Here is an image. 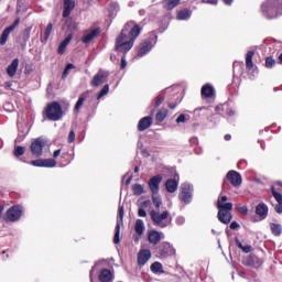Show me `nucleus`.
<instances>
[{"instance_id":"obj_60","label":"nucleus","mask_w":282,"mask_h":282,"mask_svg":"<svg viewBox=\"0 0 282 282\" xmlns=\"http://www.w3.org/2000/svg\"><path fill=\"white\" fill-rule=\"evenodd\" d=\"M69 159H66L65 161H61V164L63 165V166H67V164H69Z\"/></svg>"},{"instance_id":"obj_2","label":"nucleus","mask_w":282,"mask_h":282,"mask_svg":"<svg viewBox=\"0 0 282 282\" xmlns=\"http://www.w3.org/2000/svg\"><path fill=\"white\" fill-rule=\"evenodd\" d=\"M228 202V196H220L217 200V208H218V221L220 224L228 225L230 221H232V203H226Z\"/></svg>"},{"instance_id":"obj_4","label":"nucleus","mask_w":282,"mask_h":282,"mask_svg":"<svg viewBox=\"0 0 282 282\" xmlns=\"http://www.w3.org/2000/svg\"><path fill=\"white\" fill-rule=\"evenodd\" d=\"M44 116L52 122H58V120L64 116L63 106H61V102L58 101L47 104L44 109Z\"/></svg>"},{"instance_id":"obj_25","label":"nucleus","mask_w":282,"mask_h":282,"mask_svg":"<svg viewBox=\"0 0 282 282\" xmlns=\"http://www.w3.org/2000/svg\"><path fill=\"white\" fill-rule=\"evenodd\" d=\"M200 94L203 98H213L215 96V88L210 84H206L202 87Z\"/></svg>"},{"instance_id":"obj_24","label":"nucleus","mask_w":282,"mask_h":282,"mask_svg":"<svg viewBox=\"0 0 282 282\" xmlns=\"http://www.w3.org/2000/svg\"><path fill=\"white\" fill-rule=\"evenodd\" d=\"M72 39H74V35L68 34L64 41L61 42L58 48H57V54H59L61 56H63V54H65V50H67V46L69 45V43H72Z\"/></svg>"},{"instance_id":"obj_13","label":"nucleus","mask_w":282,"mask_h":282,"mask_svg":"<svg viewBox=\"0 0 282 282\" xmlns=\"http://www.w3.org/2000/svg\"><path fill=\"white\" fill-rule=\"evenodd\" d=\"M151 259V250L149 249H141L137 254V263L139 268H142L149 263Z\"/></svg>"},{"instance_id":"obj_30","label":"nucleus","mask_w":282,"mask_h":282,"mask_svg":"<svg viewBox=\"0 0 282 282\" xmlns=\"http://www.w3.org/2000/svg\"><path fill=\"white\" fill-rule=\"evenodd\" d=\"M150 270L153 272V274H164V267L159 261L152 263L150 265Z\"/></svg>"},{"instance_id":"obj_6","label":"nucleus","mask_w":282,"mask_h":282,"mask_svg":"<svg viewBox=\"0 0 282 282\" xmlns=\"http://www.w3.org/2000/svg\"><path fill=\"white\" fill-rule=\"evenodd\" d=\"M150 217L155 226L159 228H166L171 224V214L169 210L160 212L152 210Z\"/></svg>"},{"instance_id":"obj_19","label":"nucleus","mask_w":282,"mask_h":282,"mask_svg":"<svg viewBox=\"0 0 282 282\" xmlns=\"http://www.w3.org/2000/svg\"><path fill=\"white\" fill-rule=\"evenodd\" d=\"M98 279L100 282H113V273L109 269H101Z\"/></svg>"},{"instance_id":"obj_41","label":"nucleus","mask_w":282,"mask_h":282,"mask_svg":"<svg viewBox=\"0 0 282 282\" xmlns=\"http://www.w3.org/2000/svg\"><path fill=\"white\" fill-rule=\"evenodd\" d=\"M274 65H276V59H274L272 56L265 57V67L268 69H272V67H274Z\"/></svg>"},{"instance_id":"obj_26","label":"nucleus","mask_w":282,"mask_h":282,"mask_svg":"<svg viewBox=\"0 0 282 282\" xmlns=\"http://www.w3.org/2000/svg\"><path fill=\"white\" fill-rule=\"evenodd\" d=\"M193 11H191V9H183L176 12L177 21H188V19H191Z\"/></svg>"},{"instance_id":"obj_35","label":"nucleus","mask_w":282,"mask_h":282,"mask_svg":"<svg viewBox=\"0 0 282 282\" xmlns=\"http://www.w3.org/2000/svg\"><path fill=\"white\" fill-rule=\"evenodd\" d=\"M12 31L8 28H6L3 31H2V34L0 35V45H6V43H8V39L10 37V33Z\"/></svg>"},{"instance_id":"obj_40","label":"nucleus","mask_w":282,"mask_h":282,"mask_svg":"<svg viewBox=\"0 0 282 282\" xmlns=\"http://www.w3.org/2000/svg\"><path fill=\"white\" fill-rule=\"evenodd\" d=\"M118 217L119 219L117 220V224L119 223L120 226H122L124 219V206L122 205H119L118 207Z\"/></svg>"},{"instance_id":"obj_8","label":"nucleus","mask_w":282,"mask_h":282,"mask_svg":"<svg viewBox=\"0 0 282 282\" xmlns=\"http://www.w3.org/2000/svg\"><path fill=\"white\" fill-rule=\"evenodd\" d=\"M21 215H23V209L21 206L14 205L7 210L4 220L12 223L19 221L21 219Z\"/></svg>"},{"instance_id":"obj_62","label":"nucleus","mask_w":282,"mask_h":282,"mask_svg":"<svg viewBox=\"0 0 282 282\" xmlns=\"http://www.w3.org/2000/svg\"><path fill=\"white\" fill-rule=\"evenodd\" d=\"M225 140L228 142V141H230V140H232V135H230V134H225Z\"/></svg>"},{"instance_id":"obj_53","label":"nucleus","mask_w":282,"mask_h":282,"mask_svg":"<svg viewBox=\"0 0 282 282\" xmlns=\"http://www.w3.org/2000/svg\"><path fill=\"white\" fill-rule=\"evenodd\" d=\"M176 122L177 124H180L181 122H186V115L182 113L176 118Z\"/></svg>"},{"instance_id":"obj_3","label":"nucleus","mask_w":282,"mask_h":282,"mask_svg":"<svg viewBox=\"0 0 282 282\" xmlns=\"http://www.w3.org/2000/svg\"><path fill=\"white\" fill-rule=\"evenodd\" d=\"M265 19H279L282 14V0H265L261 6Z\"/></svg>"},{"instance_id":"obj_32","label":"nucleus","mask_w":282,"mask_h":282,"mask_svg":"<svg viewBox=\"0 0 282 282\" xmlns=\"http://www.w3.org/2000/svg\"><path fill=\"white\" fill-rule=\"evenodd\" d=\"M235 243H236L237 248L242 250V252H245L246 254H248L252 251V246H250V245L243 246V243H241V240H239L237 237L235 238Z\"/></svg>"},{"instance_id":"obj_39","label":"nucleus","mask_w":282,"mask_h":282,"mask_svg":"<svg viewBox=\"0 0 282 282\" xmlns=\"http://www.w3.org/2000/svg\"><path fill=\"white\" fill-rule=\"evenodd\" d=\"M120 223H117L115 228L113 243H120Z\"/></svg>"},{"instance_id":"obj_48","label":"nucleus","mask_w":282,"mask_h":282,"mask_svg":"<svg viewBox=\"0 0 282 282\" xmlns=\"http://www.w3.org/2000/svg\"><path fill=\"white\" fill-rule=\"evenodd\" d=\"M65 24L67 25V28L69 30H76V28H78V25L76 24V22H74L72 19H67Z\"/></svg>"},{"instance_id":"obj_12","label":"nucleus","mask_w":282,"mask_h":282,"mask_svg":"<svg viewBox=\"0 0 282 282\" xmlns=\"http://www.w3.org/2000/svg\"><path fill=\"white\" fill-rule=\"evenodd\" d=\"M44 147L45 141H43L41 138L35 139L30 147L32 155H34V158H41V155H43Z\"/></svg>"},{"instance_id":"obj_44","label":"nucleus","mask_w":282,"mask_h":282,"mask_svg":"<svg viewBox=\"0 0 282 282\" xmlns=\"http://www.w3.org/2000/svg\"><path fill=\"white\" fill-rule=\"evenodd\" d=\"M109 94V84H106L101 90L99 91L97 99L100 100V98L107 96Z\"/></svg>"},{"instance_id":"obj_43","label":"nucleus","mask_w":282,"mask_h":282,"mask_svg":"<svg viewBox=\"0 0 282 282\" xmlns=\"http://www.w3.org/2000/svg\"><path fill=\"white\" fill-rule=\"evenodd\" d=\"M13 154L15 158H21V155L25 154V148L18 145L14 148Z\"/></svg>"},{"instance_id":"obj_22","label":"nucleus","mask_w":282,"mask_h":282,"mask_svg":"<svg viewBox=\"0 0 282 282\" xmlns=\"http://www.w3.org/2000/svg\"><path fill=\"white\" fill-rule=\"evenodd\" d=\"M19 69V58H14L11 64L7 67V74L10 78L17 76V70Z\"/></svg>"},{"instance_id":"obj_55","label":"nucleus","mask_w":282,"mask_h":282,"mask_svg":"<svg viewBox=\"0 0 282 282\" xmlns=\"http://www.w3.org/2000/svg\"><path fill=\"white\" fill-rule=\"evenodd\" d=\"M275 213H278L279 215H281L282 213V204L278 203L274 207Z\"/></svg>"},{"instance_id":"obj_45","label":"nucleus","mask_w":282,"mask_h":282,"mask_svg":"<svg viewBox=\"0 0 282 282\" xmlns=\"http://www.w3.org/2000/svg\"><path fill=\"white\" fill-rule=\"evenodd\" d=\"M54 25L52 24V22H50L46 25V29L44 31V41H47L50 39V34H52V30H53Z\"/></svg>"},{"instance_id":"obj_56","label":"nucleus","mask_w":282,"mask_h":282,"mask_svg":"<svg viewBox=\"0 0 282 282\" xmlns=\"http://www.w3.org/2000/svg\"><path fill=\"white\" fill-rule=\"evenodd\" d=\"M138 215H139V217H147V210H144V208H139Z\"/></svg>"},{"instance_id":"obj_38","label":"nucleus","mask_w":282,"mask_h":282,"mask_svg":"<svg viewBox=\"0 0 282 282\" xmlns=\"http://www.w3.org/2000/svg\"><path fill=\"white\" fill-rule=\"evenodd\" d=\"M132 193L133 195H142L144 193V186H142L141 184H133L132 185Z\"/></svg>"},{"instance_id":"obj_18","label":"nucleus","mask_w":282,"mask_h":282,"mask_svg":"<svg viewBox=\"0 0 282 282\" xmlns=\"http://www.w3.org/2000/svg\"><path fill=\"white\" fill-rule=\"evenodd\" d=\"M153 124V117H143L138 122V131H147Z\"/></svg>"},{"instance_id":"obj_52","label":"nucleus","mask_w":282,"mask_h":282,"mask_svg":"<svg viewBox=\"0 0 282 282\" xmlns=\"http://www.w3.org/2000/svg\"><path fill=\"white\" fill-rule=\"evenodd\" d=\"M74 140H76V132H74V130H70L68 133V143L72 144Z\"/></svg>"},{"instance_id":"obj_37","label":"nucleus","mask_w":282,"mask_h":282,"mask_svg":"<svg viewBox=\"0 0 282 282\" xmlns=\"http://www.w3.org/2000/svg\"><path fill=\"white\" fill-rule=\"evenodd\" d=\"M56 166L55 159H43V167L44 169H54Z\"/></svg>"},{"instance_id":"obj_57","label":"nucleus","mask_w":282,"mask_h":282,"mask_svg":"<svg viewBox=\"0 0 282 282\" xmlns=\"http://www.w3.org/2000/svg\"><path fill=\"white\" fill-rule=\"evenodd\" d=\"M203 3H209L210 6H217V0H203Z\"/></svg>"},{"instance_id":"obj_7","label":"nucleus","mask_w":282,"mask_h":282,"mask_svg":"<svg viewBox=\"0 0 282 282\" xmlns=\"http://www.w3.org/2000/svg\"><path fill=\"white\" fill-rule=\"evenodd\" d=\"M156 257L159 259H166L167 257H173V254H175V249L169 242H162L156 247Z\"/></svg>"},{"instance_id":"obj_34","label":"nucleus","mask_w":282,"mask_h":282,"mask_svg":"<svg viewBox=\"0 0 282 282\" xmlns=\"http://www.w3.org/2000/svg\"><path fill=\"white\" fill-rule=\"evenodd\" d=\"M270 229H271L272 235H274V237H281L282 227L280 224L271 223Z\"/></svg>"},{"instance_id":"obj_16","label":"nucleus","mask_w":282,"mask_h":282,"mask_svg":"<svg viewBox=\"0 0 282 282\" xmlns=\"http://www.w3.org/2000/svg\"><path fill=\"white\" fill-rule=\"evenodd\" d=\"M148 241L152 246H158L162 241V234L160 231L152 229L148 232Z\"/></svg>"},{"instance_id":"obj_47","label":"nucleus","mask_w":282,"mask_h":282,"mask_svg":"<svg viewBox=\"0 0 282 282\" xmlns=\"http://www.w3.org/2000/svg\"><path fill=\"white\" fill-rule=\"evenodd\" d=\"M152 204L155 206V208H160L162 206V199L160 196H155V194H152Z\"/></svg>"},{"instance_id":"obj_15","label":"nucleus","mask_w":282,"mask_h":282,"mask_svg":"<svg viewBox=\"0 0 282 282\" xmlns=\"http://www.w3.org/2000/svg\"><path fill=\"white\" fill-rule=\"evenodd\" d=\"M104 83H107V74L105 72H99L93 77L90 85L91 87H100Z\"/></svg>"},{"instance_id":"obj_42","label":"nucleus","mask_w":282,"mask_h":282,"mask_svg":"<svg viewBox=\"0 0 282 282\" xmlns=\"http://www.w3.org/2000/svg\"><path fill=\"white\" fill-rule=\"evenodd\" d=\"M69 69H76V66H75L74 64H72V63H69V64L66 65L64 72H63V74H62L63 80H65V79L67 78V76H68V74H69Z\"/></svg>"},{"instance_id":"obj_1","label":"nucleus","mask_w":282,"mask_h":282,"mask_svg":"<svg viewBox=\"0 0 282 282\" xmlns=\"http://www.w3.org/2000/svg\"><path fill=\"white\" fill-rule=\"evenodd\" d=\"M142 32V26L135 23V21H129L124 24L119 36L115 42V52H121L123 56L121 57L120 69L127 68V53L133 47L135 39L140 36Z\"/></svg>"},{"instance_id":"obj_29","label":"nucleus","mask_w":282,"mask_h":282,"mask_svg":"<svg viewBox=\"0 0 282 282\" xmlns=\"http://www.w3.org/2000/svg\"><path fill=\"white\" fill-rule=\"evenodd\" d=\"M182 0H163L164 10H174L181 3Z\"/></svg>"},{"instance_id":"obj_58","label":"nucleus","mask_w":282,"mask_h":282,"mask_svg":"<svg viewBox=\"0 0 282 282\" xmlns=\"http://www.w3.org/2000/svg\"><path fill=\"white\" fill-rule=\"evenodd\" d=\"M178 105H180V102L175 101V102L169 104L167 107L170 109H175Z\"/></svg>"},{"instance_id":"obj_50","label":"nucleus","mask_w":282,"mask_h":282,"mask_svg":"<svg viewBox=\"0 0 282 282\" xmlns=\"http://www.w3.org/2000/svg\"><path fill=\"white\" fill-rule=\"evenodd\" d=\"M19 23H21V19H20V18L15 19L14 22H13V24H11L10 26H7V28H8L11 32H14V29H15L17 26H19Z\"/></svg>"},{"instance_id":"obj_51","label":"nucleus","mask_w":282,"mask_h":282,"mask_svg":"<svg viewBox=\"0 0 282 282\" xmlns=\"http://www.w3.org/2000/svg\"><path fill=\"white\" fill-rule=\"evenodd\" d=\"M31 164L32 166L43 167V159L33 160L31 161Z\"/></svg>"},{"instance_id":"obj_10","label":"nucleus","mask_w":282,"mask_h":282,"mask_svg":"<svg viewBox=\"0 0 282 282\" xmlns=\"http://www.w3.org/2000/svg\"><path fill=\"white\" fill-rule=\"evenodd\" d=\"M227 182L231 184L235 188L241 186L243 178L241 177V174L235 170H230L226 175Z\"/></svg>"},{"instance_id":"obj_36","label":"nucleus","mask_w":282,"mask_h":282,"mask_svg":"<svg viewBox=\"0 0 282 282\" xmlns=\"http://www.w3.org/2000/svg\"><path fill=\"white\" fill-rule=\"evenodd\" d=\"M32 33V26H28L22 31L21 39L24 41V43H28L30 41V34Z\"/></svg>"},{"instance_id":"obj_31","label":"nucleus","mask_w":282,"mask_h":282,"mask_svg":"<svg viewBox=\"0 0 282 282\" xmlns=\"http://www.w3.org/2000/svg\"><path fill=\"white\" fill-rule=\"evenodd\" d=\"M169 116V109L166 108H161L156 115H155V120L156 122H164L166 120V117Z\"/></svg>"},{"instance_id":"obj_5","label":"nucleus","mask_w":282,"mask_h":282,"mask_svg":"<svg viewBox=\"0 0 282 282\" xmlns=\"http://www.w3.org/2000/svg\"><path fill=\"white\" fill-rule=\"evenodd\" d=\"M158 43V34L155 32L149 33V37L145 39L138 47L137 56L142 58V56H147L150 50H153V45Z\"/></svg>"},{"instance_id":"obj_11","label":"nucleus","mask_w":282,"mask_h":282,"mask_svg":"<svg viewBox=\"0 0 282 282\" xmlns=\"http://www.w3.org/2000/svg\"><path fill=\"white\" fill-rule=\"evenodd\" d=\"M178 199L181 202H184V204H191V200L193 199V188L191 187V185L181 186Z\"/></svg>"},{"instance_id":"obj_17","label":"nucleus","mask_w":282,"mask_h":282,"mask_svg":"<svg viewBox=\"0 0 282 282\" xmlns=\"http://www.w3.org/2000/svg\"><path fill=\"white\" fill-rule=\"evenodd\" d=\"M76 8V2L74 0H64V10L62 13L63 19H68L72 11Z\"/></svg>"},{"instance_id":"obj_27","label":"nucleus","mask_w":282,"mask_h":282,"mask_svg":"<svg viewBox=\"0 0 282 282\" xmlns=\"http://www.w3.org/2000/svg\"><path fill=\"white\" fill-rule=\"evenodd\" d=\"M252 58H254V51H249L246 54V69H247V72H252V68L254 67V63L252 62Z\"/></svg>"},{"instance_id":"obj_61","label":"nucleus","mask_w":282,"mask_h":282,"mask_svg":"<svg viewBox=\"0 0 282 282\" xmlns=\"http://www.w3.org/2000/svg\"><path fill=\"white\" fill-rule=\"evenodd\" d=\"M147 14V11L144 9L139 10V15L144 17Z\"/></svg>"},{"instance_id":"obj_23","label":"nucleus","mask_w":282,"mask_h":282,"mask_svg":"<svg viewBox=\"0 0 282 282\" xmlns=\"http://www.w3.org/2000/svg\"><path fill=\"white\" fill-rule=\"evenodd\" d=\"M87 98H89V90L84 91L79 96V98L74 107L75 113H78V111H80V109L83 108V105H85V100H87Z\"/></svg>"},{"instance_id":"obj_49","label":"nucleus","mask_w":282,"mask_h":282,"mask_svg":"<svg viewBox=\"0 0 282 282\" xmlns=\"http://www.w3.org/2000/svg\"><path fill=\"white\" fill-rule=\"evenodd\" d=\"M164 102V95H159L156 98H155V101H154V107H160V105H162Z\"/></svg>"},{"instance_id":"obj_54","label":"nucleus","mask_w":282,"mask_h":282,"mask_svg":"<svg viewBox=\"0 0 282 282\" xmlns=\"http://www.w3.org/2000/svg\"><path fill=\"white\" fill-rule=\"evenodd\" d=\"M238 228H241V226L239 225V223L232 221V223L230 224V229H231V230H237Z\"/></svg>"},{"instance_id":"obj_20","label":"nucleus","mask_w":282,"mask_h":282,"mask_svg":"<svg viewBox=\"0 0 282 282\" xmlns=\"http://www.w3.org/2000/svg\"><path fill=\"white\" fill-rule=\"evenodd\" d=\"M268 205H265V203H259L256 206V215H258V217H260V219H265L268 217Z\"/></svg>"},{"instance_id":"obj_28","label":"nucleus","mask_w":282,"mask_h":282,"mask_svg":"<svg viewBox=\"0 0 282 282\" xmlns=\"http://www.w3.org/2000/svg\"><path fill=\"white\" fill-rule=\"evenodd\" d=\"M177 186H178V183L175 178H169L165 182V188L167 193H175V191H177Z\"/></svg>"},{"instance_id":"obj_33","label":"nucleus","mask_w":282,"mask_h":282,"mask_svg":"<svg viewBox=\"0 0 282 282\" xmlns=\"http://www.w3.org/2000/svg\"><path fill=\"white\" fill-rule=\"evenodd\" d=\"M134 231L139 235V237H142V235H144V221L142 219H137L134 225Z\"/></svg>"},{"instance_id":"obj_21","label":"nucleus","mask_w":282,"mask_h":282,"mask_svg":"<svg viewBox=\"0 0 282 282\" xmlns=\"http://www.w3.org/2000/svg\"><path fill=\"white\" fill-rule=\"evenodd\" d=\"M100 34V29H94L82 37V43H91Z\"/></svg>"},{"instance_id":"obj_64","label":"nucleus","mask_w":282,"mask_h":282,"mask_svg":"<svg viewBox=\"0 0 282 282\" xmlns=\"http://www.w3.org/2000/svg\"><path fill=\"white\" fill-rule=\"evenodd\" d=\"M278 61H279V64L282 65V53L280 54Z\"/></svg>"},{"instance_id":"obj_46","label":"nucleus","mask_w":282,"mask_h":282,"mask_svg":"<svg viewBox=\"0 0 282 282\" xmlns=\"http://www.w3.org/2000/svg\"><path fill=\"white\" fill-rule=\"evenodd\" d=\"M271 193H272L275 202H278V204H282V194L276 192V189H274V187H271Z\"/></svg>"},{"instance_id":"obj_9","label":"nucleus","mask_w":282,"mask_h":282,"mask_svg":"<svg viewBox=\"0 0 282 282\" xmlns=\"http://www.w3.org/2000/svg\"><path fill=\"white\" fill-rule=\"evenodd\" d=\"M242 263L247 268H253L254 270H259V268L263 265V260H261V258H259L257 254L251 253L247 258H245Z\"/></svg>"},{"instance_id":"obj_59","label":"nucleus","mask_w":282,"mask_h":282,"mask_svg":"<svg viewBox=\"0 0 282 282\" xmlns=\"http://www.w3.org/2000/svg\"><path fill=\"white\" fill-rule=\"evenodd\" d=\"M58 155H61V149L55 150V151L53 152V158H54V160H56V159L58 158Z\"/></svg>"},{"instance_id":"obj_63","label":"nucleus","mask_w":282,"mask_h":282,"mask_svg":"<svg viewBox=\"0 0 282 282\" xmlns=\"http://www.w3.org/2000/svg\"><path fill=\"white\" fill-rule=\"evenodd\" d=\"M240 210L246 215V213H248V207H241Z\"/></svg>"},{"instance_id":"obj_14","label":"nucleus","mask_w":282,"mask_h":282,"mask_svg":"<svg viewBox=\"0 0 282 282\" xmlns=\"http://www.w3.org/2000/svg\"><path fill=\"white\" fill-rule=\"evenodd\" d=\"M160 184H162V175L160 174L152 176L149 180L148 186L152 195H158V193H160Z\"/></svg>"}]
</instances>
